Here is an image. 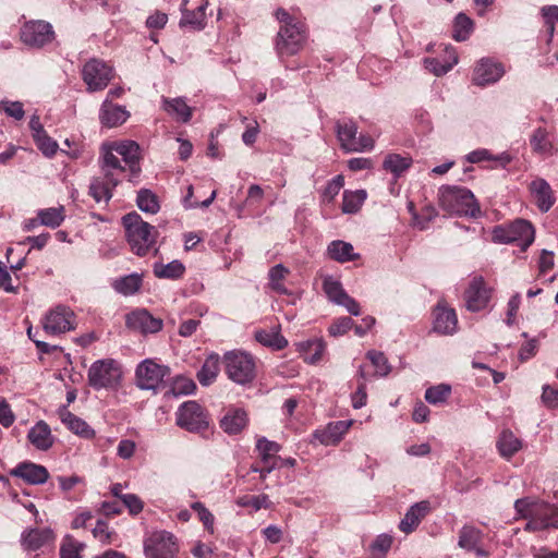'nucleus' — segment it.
Returning a JSON list of instances; mask_svg holds the SVG:
<instances>
[{
    "instance_id": "obj_2",
    "label": "nucleus",
    "mask_w": 558,
    "mask_h": 558,
    "mask_svg": "<svg viewBox=\"0 0 558 558\" xmlns=\"http://www.w3.org/2000/svg\"><path fill=\"white\" fill-rule=\"evenodd\" d=\"M102 178H94L89 185V194L97 202H109L112 190L123 180L121 162L110 150H105L104 159L99 161Z\"/></svg>"
},
{
    "instance_id": "obj_18",
    "label": "nucleus",
    "mask_w": 558,
    "mask_h": 558,
    "mask_svg": "<svg viewBox=\"0 0 558 558\" xmlns=\"http://www.w3.org/2000/svg\"><path fill=\"white\" fill-rule=\"evenodd\" d=\"M505 74V68L500 62L489 58L481 59L473 71L472 82L480 87L497 83Z\"/></svg>"
},
{
    "instance_id": "obj_42",
    "label": "nucleus",
    "mask_w": 558,
    "mask_h": 558,
    "mask_svg": "<svg viewBox=\"0 0 558 558\" xmlns=\"http://www.w3.org/2000/svg\"><path fill=\"white\" fill-rule=\"evenodd\" d=\"M113 289L125 296L135 294L142 287V276L131 274L114 280Z\"/></svg>"
},
{
    "instance_id": "obj_32",
    "label": "nucleus",
    "mask_w": 558,
    "mask_h": 558,
    "mask_svg": "<svg viewBox=\"0 0 558 558\" xmlns=\"http://www.w3.org/2000/svg\"><path fill=\"white\" fill-rule=\"evenodd\" d=\"M530 189L536 198L538 208L544 213L548 211L555 203V197L548 182L541 178L535 179L531 182Z\"/></svg>"
},
{
    "instance_id": "obj_1",
    "label": "nucleus",
    "mask_w": 558,
    "mask_h": 558,
    "mask_svg": "<svg viewBox=\"0 0 558 558\" xmlns=\"http://www.w3.org/2000/svg\"><path fill=\"white\" fill-rule=\"evenodd\" d=\"M517 517L527 522L524 530L527 532L543 531L558 527V507L543 500L525 497L514 501Z\"/></svg>"
},
{
    "instance_id": "obj_35",
    "label": "nucleus",
    "mask_w": 558,
    "mask_h": 558,
    "mask_svg": "<svg viewBox=\"0 0 558 558\" xmlns=\"http://www.w3.org/2000/svg\"><path fill=\"white\" fill-rule=\"evenodd\" d=\"M208 2H203L195 10L183 11L179 22L180 27H190L195 31H202L206 26V9Z\"/></svg>"
},
{
    "instance_id": "obj_27",
    "label": "nucleus",
    "mask_w": 558,
    "mask_h": 558,
    "mask_svg": "<svg viewBox=\"0 0 558 558\" xmlns=\"http://www.w3.org/2000/svg\"><path fill=\"white\" fill-rule=\"evenodd\" d=\"M29 442L38 450L46 451L54 442V437L49 425L45 421L37 422L27 434Z\"/></svg>"
},
{
    "instance_id": "obj_33",
    "label": "nucleus",
    "mask_w": 558,
    "mask_h": 558,
    "mask_svg": "<svg viewBox=\"0 0 558 558\" xmlns=\"http://www.w3.org/2000/svg\"><path fill=\"white\" fill-rule=\"evenodd\" d=\"M337 137L340 146L347 153H352L353 142L357 135V125L352 120H339L336 123Z\"/></svg>"
},
{
    "instance_id": "obj_29",
    "label": "nucleus",
    "mask_w": 558,
    "mask_h": 558,
    "mask_svg": "<svg viewBox=\"0 0 558 558\" xmlns=\"http://www.w3.org/2000/svg\"><path fill=\"white\" fill-rule=\"evenodd\" d=\"M247 414L243 409L230 408L220 420L221 429L229 434H239L247 425Z\"/></svg>"
},
{
    "instance_id": "obj_41",
    "label": "nucleus",
    "mask_w": 558,
    "mask_h": 558,
    "mask_svg": "<svg viewBox=\"0 0 558 558\" xmlns=\"http://www.w3.org/2000/svg\"><path fill=\"white\" fill-rule=\"evenodd\" d=\"M37 216L41 226L56 229L61 226L65 219V208L60 205L58 207L39 209Z\"/></svg>"
},
{
    "instance_id": "obj_56",
    "label": "nucleus",
    "mask_w": 558,
    "mask_h": 558,
    "mask_svg": "<svg viewBox=\"0 0 558 558\" xmlns=\"http://www.w3.org/2000/svg\"><path fill=\"white\" fill-rule=\"evenodd\" d=\"M38 149L47 157H52L58 149V143L46 131L33 137Z\"/></svg>"
},
{
    "instance_id": "obj_9",
    "label": "nucleus",
    "mask_w": 558,
    "mask_h": 558,
    "mask_svg": "<svg viewBox=\"0 0 558 558\" xmlns=\"http://www.w3.org/2000/svg\"><path fill=\"white\" fill-rule=\"evenodd\" d=\"M178 551L177 537L167 531H155L144 541L146 558H177Z\"/></svg>"
},
{
    "instance_id": "obj_37",
    "label": "nucleus",
    "mask_w": 558,
    "mask_h": 558,
    "mask_svg": "<svg viewBox=\"0 0 558 558\" xmlns=\"http://www.w3.org/2000/svg\"><path fill=\"white\" fill-rule=\"evenodd\" d=\"M153 272L159 279L178 280L185 274V266L178 259L167 264L156 262L153 265Z\"/></svg>"
},
{
    "instance_id": "obj_31",
    "label": "nucleus",
    "mask_w": 558,
    "mask_h": 558,
    "mask_svg": "<svg viewBox=\"0 0 558 558\" xmlns=\"http://www.w3.org/2000/svg\"><path fill=\"white\" fill-rule=\"evenodd\" d=\"M412 162L413 159L409 155L389 153L383 160V169L398 180L410 169Z\"/></svg>"
},
{
    "instance_id": "obj_30",
    "label": "nucleus",
    "mask_w": 558,
    "mask_h": 558,
    "mask_svg": "<svg viewBox=\"0 0 558 558\" xmlns=\"http://www.w3.org/2000/svg\"><path fill=\"white\" fill-rule=\"evenodd\" d=\"M61 422L75 435L84 438L92 439L96 433L83 418L76 416L66 409L59 411Z\"/></svg>"
},
{
    "instance_id": "obj_62",
    "label": "nucleus",
    "mask_w": 558,
    "mask_h": 558,
    "mask_svg": "<svg viewBox=\"0 0 558 558\" xmlns=\"http://www.w3.org/2000/svg\"><path fill=\"white\" fill-rule=\"evenodd\" d=\"M435 217L436 210L433 207H425L421 214L413 213V226L424 230Z\"/></svg>"
},
{
    "instance_id": "obj_15",
    "label": "nucleus",
    "mask_w": 558,
    "mask_h": 558,
    "mask_svg": "<svg viewBox=\"0 0 558 558\" xmlns=\"http://www.w3.org/2000/svg\"><path fill=\"white\" fill-rule=\"evenodd\" d=\"M74 313L66 306L58 305L50 310L43 318V327L46 333L59 336L74 329Z\"/></svg>"
},
{
    "instance_id": "obj_14",
    "label": "nucleus",
    "mask_w": 558,
    "mask_h": 558,
    "mask_svg": "<svg viewBox=\"0 0 558 558\" xmlns=\"http://www.w3.org/2000/svg\"><path fill=\"white\" fill-rule=\"evenodd\" d=\"M82 76L87 85V90L97 92L107 87L113 77V70L106 62L92 59L85 63Z\"/></svg>"
},
{
    "instance_id": "obj_5",
    "label": "nucleus",
    "mask_w": 558,
    "mask_h": 558,
    "mask_svg": "<svg viewBox=\"0 0 558 558\" xmlns=\"http://www.w3.org/2000/svg\"><path fill=\"white\" fill-rule=\"evenodd\" d=\"M105 150H110L121 162V177L129 181H135L141 173V147L134 141H121L101 146V157L104 159Z\"/></svg>"
},
{
    "instance_id": "obj_28",
    "label": "nucleus",
    "mask_w": 558,
    "mask_h": 558,
    "mask_svg": "<svg viewBox=\"0 0 558 558\" xmlns=\"http://www.w3.org/2000/svg\"><path fill=\"white\" fill-rule=\"evenodd\" d=\"M161 108L174 120L186 123L191 120L193 109L182 97L161 98Z\"/></svg>"
},
{
    "instance_id": "obj_64",
    "label": "nucleus",
    "mask_w": 558,
    "mask_h": 558,
    "mask_svg": "<svg viewBox=\"0 0 558 558\" xmlns=\"http://www.w3.org/2000/svg\"><path fill=\"white\" fill-rule=\"evenodd\" d=\"M15 422V415L5 399L0 400V424L8 428Z\"/></svg>"
},
{
    "instance_id": "obj_7",
    "label": "nucleus",
    "mask_w": 558,
    "mask_h": 558,
    "mask_svg": "<svg viewBox=\"0 0 558 558\" xmlns=\"http://www.w3.org/2000/svg\"><path fill=\"white\" fill-rule=\"evenodd\" d=\"M306 39L307 33L303 23L280 26L276 39V50L279 58L282 60L284 57L299 53L303 49Z\"/></svg>"
},
{
    "instance_id": "obj_46",
    "label": "nucleus",
    "mask_w": 558,
    "mask_h": 558,
    "mask_svg": "<svg viewBox=\"0 0 558 558\" xmlns=\"http://www.w3.org/2000/svg\"><path fill=\"white\" fill-rule=\"evenodd\" d=\"M482 542V532L474 527L464 525L459 532V547L470 551L472 548H476Z\"/></svg>"
},
{
    "instance_id": "obj_52",
    "label": "nucleus",
    "mask_w": 558,
    "mask_h": 558,
    "mask_svg": "<svg viewBox=\"0 0 558 558\" xmlns=\"http://www.w3.org/2000/svg\"><path fill=\"white\" fill-rule=\"evenodd\" d=\"M451 392L449 385L440 384L425 391V400L430 404H439L447 400Z\"/></svg>"
},
{
    "instance_id": "obj_47",
    "label": "nucleus",
    "mask_w": 558,
    "mask_h": 558,
    "mask_svg": "<svg viewBox=\"0 0 558 558\" xmlns=\"http://www.w3.org/2000/svg\"><path fill=\"white\" fill-rule=\"evenodd\" d=\"M289 274V269L282 264H278L270 268L268 272L269 287L272 291L279 294H287L288 289L284 287V279Z\"/></svg>"
},
{
    "instance_id": "obj_63",
    "label": "nucleus",
    "mask_w": 558,
    "mask_h": 558,
    "mask_svg": "<svg viewBox=\"0 0 558 558\" xmlns=\"http://www.w3.org/2000/svg\"><path fill=\"white\" fill-rule=\"evenodd\" d=\"M353 327V320L350 317H340L336 319L328 328L331 336L338 337L348 332Z\"/></svg>"
},
{
    "instance_id": "obj_16",
    "label": "nucleus",
    "mask_w": 558,
    "mask_h": 558,
    "mask_svg": "<svg viewBox=\"0 0 558 558\" xmlns=\"http://www.w3.org/2000/svg\"><path fill=\"white\" fill-rule=\"evenodd\" d=\"M353 424V420L330 422L313 432L311 444H319L326 447L337 446Z\"/></svg>"
},
{
    "instance_id": "obj_51",
    "label": "nucleus",
    "mask_w": 558,
    "mask_h": 558,
    "mask_svg": "<svg viewBox=\"0 0 558 558\" xmlns=\"http://www.w3.org/2000/svg\"><path fill=\"white\" fill-rule=\"evenodd\" d=\"M84 547V543H81L71 536H65L60 547V558H82L81 551Z\"/></svg>"
},
{
    "instance_id": "obj_19",
    "label": "nucleus",
    "mask_w": 558,
    "mask_h": 558,
    "mask_svg": "<svg viewBox=\"0 0 558 558\" xmlns=\"http://www.w3.org/2000/svg\"><path fill=\"white\" fill-rule=\"evenodd\" d=\"M490 290L482 277H474L464 291L465 306L471 312H480L487 307Z\"/></svg>"
},
{
    "instance_id": "obj_54",
    "label": "nucleus",
    "mask_w": 558,
    "mask_h": 558,
    "mask_svg": "<svg viewBox=\"0 0 558 558\" xmlns=\"http://www.w3.org/2000/svg\"><path fill=\"white\" fill-rule=\"evenodd\" d=\"M236 505L240 507H251L254 511H258L262 508H269L270 501L267 495L262 494L257 496H242L238 498Z\"/></svg>"
},
{
    "instance_id": "obj_59",
    "label": "nucleus",
    "mask_w": 558,
    "mask_h": 558,
    "mask_svg": "<svg viewBox=\"0 0 558 558\" xmlns=\"http://www.w3.org/2000/svg\"><path fill=\"white\" fill-rule=\"evenodd\" d=\"M542 15L545 21L546 31L549 36V40L554 36L555 24L558 22V7L557 5H546L542 8Z\"/></svg>"
},
{
    "instance_id": "obj_11",
    "label": "nucleus",
    "mask_w": 558,
    "mask_h": 558,
    "mask_svg": "<svg viewBox=\"0 0 558 558\" xmlns=\"http://www.w3.org/2000/svg\"><path fill=\"white\" fill-rule=\"evenodd\" d=\"M121 369L113 360H99L88 369V383L94 389L111 388L119 384Z\"/></svg>"
},
{
    "instance_id": "obj_58",
    "label": "nucleus",
    "mask_w": 558,
    "mask_h": 558,
    "mask_svg": "<svg viewBox=\"0 0 558 558\" xmlns=\"http://www.w3.org/2000/svg\"><path fill=\"white\" fill-rule=\"evenodd\" d=\"M191 508L197 513L198 519L203 522L205 529L213 533L215 522L213 513L205 507L203 502L199 501L193 502Z\"/></svg>"
},
{
    "instance_id": "obj_13",
    "label": "nucleus",
    "mask_w": 558,
    "mask_h": 558,
    "mask_svg": "<svg viewBox=\"0 0 558 558\" xmlns=\"http://www.w3.org/2000/svg\"><path fill=\"white\" fill-rule=\"evenodd\" d=\"M177 424L189 432L196 433L206 429L209 425L205 410L196 401L182 403L177 413Z\"/></svg>"
},
{
    "instance_id": "obj_44",
    "label": "nucleus",
    "mask_w": 558,
    "mask_h": 558,
    "mask_svg": "<svg viewBox=\"0 0 558 558\" xmlns=\"http://www.w3.org/2000/svg\"><path fill=\"white\" fill-rule=\"evenodd\" d=\"M255 339L263 345L281 350L288 345V341L279 333L276 328L270 330H258L255 333Z\"/></svg>"
},
{
    "instance_id": "obj_60",
    "label": "nucleus",
    "mask_w": 558,
    "mask_h": 558,
    "mask_svg": "<svg viewBox=\"0 0 558 558\" xmlns=\"http://www.w3.org/2000/svg\"><path fill=\"white\" fill-rule=\"evenodd\" d=\"M541 401L547 409L557 410L558 409V387H553L547 384L543 385Z\"/></svg>"
},
{
    "instance_id": "obj_24",
    "label": "nucleus",
    "mask_w": 558,
    "mask_h": 558,
    "mask_svg": "<svg viewBox=\"0 0 558 558\" xmlns=\"http://www.w3.org/2000/svg\"><path fill=\"white\" fill-rule=\"evenodd\" d=\"M54 533L50 527L29 529L21 535L22 546L27 550H37L44 546L53 544Z\"/></svg>"
},
{
    "instance_id": "obj_4",
    "label": "nucleus",
    "mask_w": 558,
    "mask_h": 558,
    "mask_svg": "<svg viewBox=\"0 0 558 558\" xmlns=\"http://www.w3.org/2000/svg\"><path fill=\"white\" fill-rule=\"evenodd\" d=\"M439 204L451 215L476 217L480 206L473 193L459 186H445L439 192Z\"/></svg>"
},
{
    "instance_id": "obj_6",
    "label": "nucleus",
    "mask_w": 558,
    "mask_h": 558,
    "mask_svg": "<svg viewBox=\"0 0 558 558\" xmlns=\"http://www.w3.org/2000/svg\"><path fill=\"white\" fill-rule=\"evenodd\" d=\"M535 231L532 225L522 219H518L509 225L496 226L492 231V240L495 243L510 244L515 243L525 251L534 241Z\"/></svg>"
},
{
    "instance_id": "obj_8",
    "label": "nucleus",
    "mask_w": 558,
    "mask_h": 558,
    "mask_svg": "<svg viewBox=\"0 0 558 558\" xmlns=\"http://www.w3.org/2000/svg\"><path fill=\"white\" fill-rule=\"evenodd\" d=\"M228 377L236 383L244 385L253 380L255 376V363L253 357L241 351H231L223 357Z\"/></svg>"
},
{
    "instance_id": "obj_17",
    "label": "nucleus",
    "mask_w": 558,
    "mask_h": 558,
    "mask_svg": "<svg viewBox=\"0 0 558 558\" xmlns=\"http://www.w3.org/2000/svg\"><path fill=\"white\" fill-rule=\"evenodd\" d=\"M323 290L331 303L344 307L353 316L361 314L360 304L344 291L340 281L328 276L324 279Z\"/></svg>"
},
{
    "instance_id": "obj_20",
    "label": "nucleus",
    "mask_w": 558,
    "mask_h": 558,
    "mask_svg": "<svg viewBox=\"0 0 558 558\" xmlns=\"http://www.w3.org/2000/svg\"><path fill=\"white\" fill-rule=\"evenodd\" d=\"M433 330L439 335L452 336L458 330V317L452 307L446 302L437 303L433 311Z\"/></svg>"
},
{
    "instance_id": "obj_57",
    "label": "nucleus",
    "mask_w": 558,
    "mask_h": 558,
    "mask_svg": "<svg viewBox=\"0 0 558 558\" xmlns=\"http://www.w3.org/2000/svg\"><path fill=\"white\" fill-rule=\"evenodd\" d=\"M359 376L363 379L357 386V389L354 393H352V407L354 409H361L366 405L367 402V393H366V374L363 367H360L357 372Z\"/></svg>"
},
{
    "instance_id": "obj_50",
    "label": "nucleus",
    "mask_w": 558,
    "mask_h": 558,
    "mask_svg": "<svg viewBox=\"0 0 558 558\" xmlns=\"http://www.w3.org/2000/svg\"><path fill=\"white\" fill-rule=\"evenodd\" d=\"M256 448L264 463L276 462V453L280 450V446L277 442L260 437L257 439Z\"/></svg>"
},
{
    "instance_id": "obj_43",
    "label": "nucleus",
    "mask_w": 558,
    "mask_h": 558,
    "mask_svg": "<svg viewBox=\"0 0 558 558\" xmlns=\"http://www.w3.org/2000/svg\"><path fill=\"white\" fill-rule=\"evenodd\" d=\"M299 348L301 352H304V360L310 364L319 362L325 352V343L319 339L300 342Z\"/></svg>"
},
{
    "instance_id": "obj_22",
    "label": "nucleus",
    "mask_w": 558,
    "mask_h": 558,
    "mask_svg": "<svg viewBox=\"0 0 558 558\" xmlns=\"http://www.w3.org/2000/svg\"><path fill=\"white\" fill-rule=\"evenodd\" d=\"M126 326L142 333H156L162 328V320L146 310H137L126 315Z\"/></svg>"
},
{
    "instance_id": "obj_10",
    "label": "nucleus",
    "mask_w": 558,
    "mask_h": 558,
    "mask_svg": "<svg viewBox=\"0 0 558 558\" xmlns=\"http://www.w3.org/2000/svg\"><path fill=\"white\" fill-rule=\"evenodd\" d=\"M20 38L25 46L40 49L54 39L53 27L49 22L32 20L21 26Z\"/></svg>"
},
{
    "instance_id": "obj_61",
    "label": "nucleus",
    "mask_w": 558,
    "mask_h": 558,
    "mask_svg": "<svg viewBox=\"0 0 558 558\" xmlns=\"http://www.w3.org/2000/svg\"><path fill=\"white\" fill-rule=\"evenodd\" d=\"M0 110L3 111L8 117L14 118L15 120H22L24 118L23 104L21 101H0Z\"/></svg>"
},
{
    "instance_id": "obj_3",
    "label": "nucleus",
    "mask_w": 558,
    "mask_h": 558,
    "mask_svg": "<svg viewBox=\"0 0 558 558\" xmlns=\"http://www.w3.org/2000/svg\"><path fill=\"white\" fill-rule=\"evenodd\" d=\"M122 221L132 251L138 256L146 255L156 242V228L145 222L137 213L125 215Z\"/></svg>"
},
{
    "instance_id": "obj_26",
    "label": "nucleus",
    "mask_w": 558,
    "mask_h": 558,
    "mask_svg": "<svg viewBox=\"0 0 558 558\" xmlns=\"http://www.w3.org/2000/svg\"><path fill=\"white\" fill-rule=\"evenodd\" d=\"M130 117L124 107L112 104L106 98L100 107L99 120L107 128H116L124 123Z\"/></svg>"
},
{
    "instance_id": "obj_45",
    "label": "nucleus",
    "mask_w": 558,
    "mask_h": 558,
    "mask_svg": "<svg viewBox=\"0 0 558 558\" xmlns=\"http://www.w3.org/2000/svg\"><path fill=\"white\" fill-rule=\"evenodd\" d=\"M367 197L365 190L345 191L343 193L342 211L345 214H355L360 210Z\"/></svg>"
},
{
    "instance_id": "obj_55",
    "label": "nucleus",
    "mask_w": 558,
    "mask_h": 558,
    "mask_svg": "<svg viewBox=\"0 0 558 558\" xmlns=\"http://www.w3.org/2000/svg\"><path fill=\"white\" fill-rule=\"evenodd\" d=\"M393 538L389 534H379L371 545V550L376 558H385L392 545Z\"/></svg>"
},
{
    "instance_id": "obj_34",
    "label": "nucleus",
    "mask_w": 558,
    "mask_h": 558,
    "mask_svg": "<svg viewBox=\"0 0 558 558\" xmlns=\"http://www.w3.org/2000/svg\"><path fill=\"white\" fill-rule=\"evenodd\" d=\"M327 254L331 259L341 264L355 260L360 257V255L354 252L353 245L342 240L331 241L327 246Z\"/></svg>"
},
{
    "instance_id": "obj_12",
    "label": "nucleus",
    "mask_w": 558,
    "mask_h": 558,
    "mask_svg": "<svg viewBox=\"0 0 558 558\" xmlns=\"http://www.w3.org/2000/svg\"><path fill=\"white\" fill-rule=\"evenodd\" d=\"M169 373L170 368L168 366L158 364L151 359H146L136 367V385L143 390H156L169 376Z\"/></svg>"
},
{
    "instance_id": "obj_23",
    "label": "nucleus",
    "mask_w": 558,
    "mask_h": 558,
    "mask_svg": "<svg viewBox=\"0 0 558 558\" xmlns=\"http://www.w3.org/2000/svg\"><path fill=\"white\" fill-rule=\"evenodd\" d=\"M430 502L422 500L412 505L404 517L401 519L398 527L404 534H410L416 530L422 520L429 513Z\"/></svg>"
},
{
    "instance_id": "obj_49",
    "label": "nucleus",
    "mask_w": 558,
    "mask_h": 558,
    "mask_svg": "<svg viewBox=\"0 0 558 558\" xmlns=\"http://www.w3.org/2000/svg\"><path fill=\"white\" fill-rule=\"evenodd\" d=\"M136 203L142 211L148 214H156L160 208L157 196L149 190H141Z\"/></svg>"
},
{
    "instance_id": "obj_53",
    "label": "nucleus",
    "mask_w": 558,
    "mask_h": 558,
    "mask_svg": "<svg viewBox=\"0 0 558 558\" xmlns=\"http://www.w3.org/2000/svg\"><path fill=\"white\" fill-rule=\"evenodd\" d=\"M366 356L375 367L376 375L384 377L390 373L391 366L383 352L371 350L367 352Z\"/></svg>"
},
{
    "instance_id": "obj_25",
    "label": "nucleus",
    "mask_w": 558,
    "mask_h": 558,
    "mask_svg": "<svg viewBox=\"0 0 558 558\" xmlns=\"http://www.w3.org/2000/svg\"><path fill=\"white\" fill-rule=\"evenodd\" d=\"M530 145L534 153L548 158L558 153L554 136L544 128L534 130L530 138Z\"/></svg>"
},
{
    "instance_id": "obj_36",
    "label": "nucleus",
    "mask_w": 558,
    "mask_h": 558,
    "mask_svg": "<svg viewBox=\"0 0 558 558\" xmlns=\"http://www.w3.org/2000/svg\"><path fill=\"white\" fill-rule=\"evenodd\" d=\"M465 159L471 163H478L485 160L495 161L497 165L494 168H506L511 162L512 157L507 151H504L499 155H493L486 148H478L469 153L465 156Z\"/></svg>"
},
{
    "instance_id": "obj_38",
    "label": "nucleus",
    "mask_w": 558,
    "mask_h": 558,
    "mask_svg": "<svg viewBox=\"0 0 558 558\" xmlns=\"http://www.w3.org/2000/svg\"><path fill=\"white\" fill-rule=\"evenodd\" d=\"M448 59L440 62L437 58H425L423 63L426 70L436 76H441L448 73L457 63L458 56L453 48H446Z\"/></svg>"
},
{
    "instance_id": "obj_48",
    "label": "nucleus",
    "mask_w": 558,
    "mask_h": 558,
    "mask_svg": "<svg viewBox=\"0 0 558 558\" xmlns=\"http://www.w3.org/2000/svg\"><path fill=\"white\" fill-rule=\"evenodd\" d=\"M473 32V21L464 13H459L453 23V38L457 41L466 40Z\"/></svg>"
},
{
    "instance_id": "obj_40",
    "label": "nucleus",
    "mask_w": 558,
    "mask_h": 558,
    "mask_svg": "<svg viewBox=\"0 0 558 558\" xmlns=\"http://www.w3.org/2000/svg\"><path fill=\"white\" fill-rule=\"evenodd\" d=\"M219 355L211 353L205 360L202 368L197 373V379L202 386L213 384L219 373Z\"/></svg>"
},
{
    "instance_id": "obj_39",
    "label": "nucleus",
    "mask_w": 558,
    "mask_h": 558,
    "mask_svg": "<svg viewBox=\"0 0 558 558\" xmlns=\"http://www.w3.org/2000/svg\"><path fill=\"white\" fill-rule=\"evenodd\" d=\"M496 446L502 458L510 459L522 448V441L511 430L506 429L501 432Z\"/></svg>"
},
{
    "instance_id": "obj_21",
    "label": "nucleus",
    "mask_w": 558,
    "mask_h": 558,
    "mask_svg": "<svg viewBox=\"0 0 558 558\" xmlns=\"http://www.w3.org/2000/svg\"><path fill=\"white\" fill-rule=\"evenodd\" d=\"M10 475L23 480L29 485H41L49 478L48 470L40 464L24 461L10 470Z\"/></svg>"
}]
</instances>
